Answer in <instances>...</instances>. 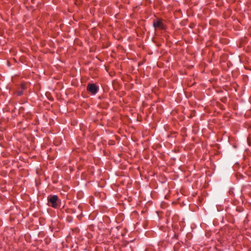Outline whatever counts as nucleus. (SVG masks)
Listing matches in <instances>:
<instances>
[{
    "label": "nucleus",
    "mask_w": 251,
    "mask_h": 251,
    "mask_svg": "<svg viewBox=\"0 0 251 251\" xmlns=\"http://www.w3.org/2000/svg\"><path fill=\"white\" fill-rule=\"evenodd\" d=\"M50 204L53 208H56L59 206V200L56 195L50 196L48 197Z\"/></svg>",
    "instance_id": "1"
},
{
    "label": "nucleus",
    "mask_w": 251,
    "mask_h": 251,
    "mask_svg": "<svg viewBox=\"0 0 251 251\" xmlns=\"http://www.w3.org/2000/svg\"><path fill=\"white\" fill-rule=\"evenodd\" d=\"M153 25L155 28H157L161 29H164L165 28V25L162 23L161 19H157L153 21Z\"/></svg>",
    "instance_id": "2"
},
{
    "label": "nucleus",
    "mask_w": 251,
    "mask_h": 251,
    "mask_svg": "<svg viewBox=\"0 0 251 251\" xmlns=\"http://www.w3.org/2000/svg\"><path fill=\"white\" fill-rule=\"evenodd\" d=\"M87 90L93 95H95L98 91V87L93 83L88 84Z\"/></svg>",
    "instance_id": "3"
},
{
    "label": "nucleus",
    "mask_w": 251,
    "mask_h": 251,
    "mask_svg": "<svg viewBox=\"0 0 251 251\" xmlns=\"http://www.w3.org/2000/svg\"><path fill=\"white\" fill-rule=\"evenodd\" d=\"M22 94V92H18V95H21Z\"/></svg>",
    "instance_id": "4"
},
{
    "label": "nucleus",
    "mask_w": 251,
    "mask_h": 251,
    "mask_svg": "<svg viewBox=\"0 0 251 251\" xmlns=\"http://www.w3.org/2000/svg\"><path fill=\"white\" fill-rule=\"evenodd\" d=\"M73 234H77V232H76H76L73 233Z\"/></svg>",
    "instance_id": "5"
}]
</instances>
